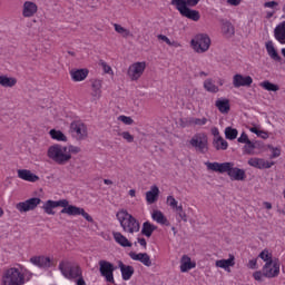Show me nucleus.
<instances>
[{"label": "nucleus", "mask_w": 285, "mask_h": 285, "mask_svg": "<svg viewBox=\"0 0 285 285\" xmlns=\"http://www.w3.org/2000/svg\"><path fill=\"white\" fill-rule=\"evenodd\" d=\"M62 208L60 210L61 215H69V216H77V215H81L87 222H90V224H92V222H95V219H92V216H90L88 213H86V210L81 207H77L75 205H70V203L68 202V199H60V200H47L43 206L42 209L45 210V213L47 215H55V208Z\"/></svg>", "instance_id": "obj_1"}, {"label": "nucleus", "mask_w": 285, "mask_h": 285, "mask_svg": "<svg viewBox=\"0 0 285 285\" xmlns=\"http://www.w3.org/2000/svg\"><path fill=\"white\" fill-rule=\"evenodd\" d=\"M207 169L214 173H227L233 181H244L246 179V171L235 167L234 163H206Z\"/></svg>", "instance_id": "obj_2"}, {"label": "nucleus", "mask_w": 285, "mask_h": 285, "mask_svg": "<svg viewBox=\"0 0 285 285\" xmlns=\"http://www.w3.org/2000/svg\"><path fill=\"white\" fill-rule=\"evenodd\" d=\"M116 217L124 230V233H129L134 235V233H139L141 225L139 220L135 218L128 210L121 209L116 214Z\"/></svg>", "instance_id": "obj_3"}, {"label": "nucleus", "mask_w": 285, "mask_h": 285, "mask_svg": "<svg viewBox=\"0 0 285 285\" xmlns=\"http://www.w3.org/2000/svg\"><path fill=\"white\" fill-rule=\"evenodd\" d=\"M47 156L59 166H66L72 159V155L68 154V147L61 145L50 146Z\"/></svg>", "instance_id": "obj_4"}, {"label": "nucleus", "mask_w": 285, "mask_h": 285, "mask_svg": "<svg viewBox=\"0 0 285 285\" xmlns=\"http://www.w3.org/2000/svg\"><path fill=\"white\" fill-rule=\"evenodd\" d=\"M26 284V275L17 267H10L4 271L1 285H23Z\"/></svg>", "instance_id": "obj_5"}, {"label": "nucleus", "mask_w": 285, "mask_h": 285, "mask_svg": "<svg viewBox=\"0 0 285 285\" xmlns=\"http://www.w3.org/2000/svg\"><path fill=\"white\" fill-rule=\"evenodd\" d=\"M171 6H176V9L180 12L181 17H186L191 21H199L202 17L199 11L186 7V0H171Z\"/></svg>", "instance_id": "obj_6"}, {"label": "nucleus", "mask_w": 285, "mask_h": 285, "mask_svg": "<svg viewBox=\"0 0 285 285\" xmlns=\"http://www.w3.org/2000/svg\"><path fill=\"white\" fill-rule=\"evenodd\" d=\"M99 273L101 277H105V281L108 284H115V272L117 271V266L108 261H99Z\"/></svg>", "instance_id": "obj_7"}, {"label": "nucleus", "mask_w": 285, "mask_h": 285, "mask_svg": "<svg viewBox=\"0 0 285 285\" xmlns=\"http://www.w3.org/2000/svg\"><path fill=\"white\" fill-rule=\"evenodd\" d=\"M58 268L66 279H77L82 275L81 267H79V265L60 262Z\"/></svg>", "instance_id": "obj_8"}, {"label": "nucleus", "mask_w": 285, "mask_h": 285, "mask_svg": "<svg viewBox=\"0 0 285 285\" xmlns=\"http://www.w3.org/2000/svg\"><path fill=\"white\" fill-rule=\"evenodd\" d=\"M191 48L195 52H208L210 48V37L206 33H199L191 40Z\"/></svg>", "instance_id": "obj_9"}, {"label": "nucleus", "mask_w": 285, "mask_h": 285, "mask_svg": "<svg viewBox=\"0 0 285 285\" xmlns=\"http://www.w3.org/2000/svg\"><path fill=\"white\" fill-rule=\"evenodd\" d=\"M189 144L197 153H200L202 155H206V153H208V136H206V134L194 135Z\"/></svg>", "instance_id": "obj_10"}, {"label": "nucleus", "mask_w": 285, "mask_h": 285, "mask_svg": "<svg viewBox=\"0 0 285 285\" xmlns=\"http://www.w3.org/2000/svg\"><path fill=\"white\" fill-rule=\"evenodd\" d=\"M279 258H274L273 261H268L263 266V275L268 279H273L275 277H279Z\"/></svg>", "instance_id": "obj_11"}, {"label": "nucleus", "mask_w": 285, "mask_h": 285, "mask_svg": "<svg viewBox=\"0 0 285 285\" xmlns=\"http://www.w3.org/2000/svg\"><path fill=\"white\" fill-rule=\"evenodd\" d=\"M70 132L78 141H81L88 137V127L81 121H72L70 124Z\"/></svg>", "instance_id": "obj_12"}, {"label": "nucleus", "mask_w": 285, "mask_h": 285, "mask_svg": "<svg viewBox=\"0 0 285 285\" xmlns=\"http://www.w3.org/2000/svg\"><path fill=\"white\" fill-rule=\"evenodd\" d=\"M39 204H41V198L33 197L24 202L18 203L16 205V208L17 210H19V213H29V210H35V208H37Z\"/></svg>", "instance_id": "obj_13"}, {"label": "nucleus", "mask_w": 285, "mask_h": 285, "mask_svg": "<svg viewBox=\"0 0 285 285\" xmlns=\"http://www.w3.org/2000/svg\"><path fill=\"white\" fill-rule=\"evenodd\" d=\"M144 70H146V62H135L128 68L127 75L131 81H137L144 75Z\"/></svg>", "instance_id": "obj_14"}, {"label": "nucleus", "mask_w": 285, "mask_h": 285, "mask_svg": "<svg viewBox=\"0 0 285 285\" xmlns=\"http://www.w3.org/2000/svg\"><path fill=\"white\" fill-rule=\"evenodd\" d=\"M253 85V77L244 76L242 73H236L233 77V86L234 88H242V87H250Z\"/></svg>", "instance_id": "obj_15"}, {"label": "nucleus", "mask_w": 285, "mask_h": 285, "mask_svg": "<svg viewBox=\"0 0 285 285\" xmlns=\"http://www.w3.org/2000/svg\"><path fill=\"white\" fill-rule=\"evenodd\" d=\"M248 165L253 168L264 170V168H273V166H275V161H266L264 158H250L248 160Z\"/></svg>", "instance_id": "obj_16"}, {"label": "nucleus", "mask_w": 285, "mask_h": 285, "mask_svg": "<svg viewBox=\"0 0 285 285\" xmlns=\"http://www.w3.org/2000/svg\"><path fill=\"white\" fill-rule=\"evenodd\" d=\"M129 257H131L134 262H140L141 264H144V266H147V267L153 266V261H150V256L148 255V253L137 254L135 252H130Z\"/></svg>", "instance_id": "obj_17"}, {"label": "nucleus", "mask_w": 285, "mask_h": 285, "mask_svg": "<svg viewBox=\"0 0 285 285\" xmlns=\"http://www.w3.org/2000/svg\"><path fill=\"white\" fill-rule=\"evenodd\" d=\"M215 106L222 115H228V112H230V100H228V98H218L215 101Z\"/></svg>", "instance_id": "obj_18"}, {"label": "nucleus", "mask_w": 285, "mask_h": 285, "mask_svg": "<svg viewBox=\"0 0 285 285\" xmlns=\"http://www.w3.org/2000/svg\"><path fill=\"white\" fill-rule=\"evenodd\" d=\"M37 10H39V8L37 7V3L32 1H26L23 3L22 17L30 18L33 14H37Z\"/></svg>", "instance_id": "obj_19"}, {"label": "nucleus", "mask_w": 285, "mask_h": 285, "mask_svg": "<svg viewBox=\"0 0 285 285\" xmlns=\"http://www.w3.org/2000/svg\"><path fill=\"white\" fill-rule=\"evenodd\" d=\"M30 262L33 266H38V268H50V257L33 256L30 258Z\"/></svg>", "instance_id": "obj_20"}, {"label": "nucleus", "mask_w": 285, "mask_h": 285, "mask_svg": "<svg viewBox=\"0 0 285 285\" xmlns=\"http://www.w3.org/2000/svg\"><path fill=\"white\" fill-rule=\"evenodd\" d=\"M118 266L120 268L121 275H122V279L125 282H128V279H130V277H132V275H135V267L130 266V265H125L124 262H119Z\"/></svg>", "instance_id": "obj_21"}, {"label": "nucleus", "mask_w": 285, "mask_h": 285, "mask_svg": "<svg viewBox=\"0 0 285 285\" xmlns=\"http://www.w3.org/2000/svg\"><path fill=\"white\" fill-rule=\"evenodd\" d=\"M18 177L20 179H23L24 181H31V183L39 181V176L32 174V171L28 169H19Z\"/></svg>", "instance_id": "obj_22"}, {"label": "nucleus", "mask_w": 285, "mask_h": 285, "mask_svg": "<svg viewBox=\"0 0 285 285\" xmlns=\"http://www.w3.org/2000/svg\"><path fill=\"white\" fill-rule=\"evenodd\" d=\"M112 236L116 244H119L124 248H130L132 246V243H130V240H128V238L124 236V234H121L120 232H114Z\"/></svg>", "instance_id": "obj_23"}, {"label": "nucleus", "mask_w": 285, "mask_h": 285, "mask_svg": "<svg viewBox=\"0 0 285 285\" xmlns=\"http://www.w3.org/2000/svg\"><path fill=\"white\" fill-rule=\"evenodd\" d=\"M197 264L195 262L190 261V257L188 255H184L180 259V271L181 273H188V271H191V268H195Z\"/></svg>", "instance_id": "obj_24"}, {"label": "nucleus", "mask_w": 285, "mask_h": 285, "mask_svg": "<svg viewBox=\"0 0 285 285\" xmlns=\"http://www.w3.org/2000/svg\"><path fill=\"white\" fill-rule=\"evenodd\" d=\"M274 37L276 41H279L282 45L285 43V21L276 26L274 29Z\"/></svg>", "instance_id": "obj_25"}, {"label": "nucleus", "mask_w": 285, "mask_h": 285, "mask_svg": "<svg viewBox=\"0 0 285 285\" xmlns=\"http://www.w3.org/2000/svg\"><path fill=\"white\" fill-rule=\"evenodd\" d=\"M151 219L161 226H170V222H168V218H166L161 210H154L151 214Z\"/></svg>", "instance_id": "obj_26"}, {"label": "nucleus", "mask_w": 285, "mask_h": 285, "mask_svg": "<svg viewBox=\"0 0 285 285\" xmlns=\"http://www.w3.org/2000/svg\"><path fill=\"white\" fill-rule=\"evenodd\" d=\"M159 199V187L151 186L150 190L146 193L147 204H155Z\"/></svg>", "instance_id": "obj_27"}, {"label": "nucleus", "mask_w": 285, "mask_h": 285, "mask_svg": "<svg viewBox=\"0 0 285 285\" xmlns=\"http://www.w3.org/2000/svg\"><path fill=\"white\" fill-rule=\"evenodd\" d=\"M73 81H83L88 77V69H73L70 71Z\"/></svg>", "instance_id": "obj_28"}, {"label": "nucleus", "mask_w": 285, "mask_h": 285, "mask_svg": "<svg viewBox=\"0 0 285 285\" xmlns=\"http://www.w3.org/2000/svg\"><path fill=\"white\" fill-rule=\"evenodd\" d=\"M216 266L217 268H224L227 271L230 266H235V256L230 254L228 259L216 261Z\"/></svg>", "instance_id": "obj_29"}, {"label": "nucleus", "mask_w": 285, "mask_h": 285, "mask_svg": "<svg viewBox=\"0 0 285 285\" xmlns=\"http://www.w3.org/2000/svg\"><path fill=\"white\" fill-rule=\"evenodd\" d=\"M155 230H157V226L150 224V222H145L142 224L141 235H145V237H153Z\"/></svg>", "instance_id": "obj_30"}, {"label": "nucleus", "mask_w": 285, "mask_h": 285, "mask_svg": "<svg viewBox=\"0 0 285 285\" xmlns=\"http://www.w3.org/2000/svg\"><path fill=\"white\" fill-rule=\"evenodd\" d=\"M91 88H92L91 96L95 97V99H99V97H101V80L99 79L91 80Z\"/></svg>", "instance_id": "obj_31"}, {"label": "nucleus", "mask_w": 285, "mask_h": 285, "mask_svg": "<svg viewBox=\"0 0 285 285\" xmlns=\"http://www.w3.org/2000/svg\"><path fill=\"white\" fill-rule=\"evenodd\" d=\"M0 86L3 88H14V86H17V78L0 76Z\"/></svg>", "instance_id": "obj_32"}, {"label": "nucleus", "mask_w": 285, "mask_h": 285, "mask_svg": "<svg viewBox=\"0 0 285 285\" xmlns=\"http://www.w3.org/2000/svg\"><path fill=\"white\" fill-rule=\"evenodd\" d=\"M266 50L267 53L274 61H282V57H279V53H277V50H275V46H273V41H268L266 43Z\"/></svg>", "instance_id": "obj_33"}, {"label": "nucleus", "mask_w": 285, "mask_h": 285, "mask_svg": "<svg viewBox=\"0 0 285 285\" xmlns=\"http://www.w3.org/2000/svg\"><path fill=\"white\" fill-rule=\"evenodd\" d=\"M222 32L225 37H233L235 35V27L230 21H224L222 24Z\"/></svg>", "instance_id": "obj_34"}, {"label": "nucleus", "mask_w": 285, "mask_h": 285, "mask_svg": "<svg viewBox=\"0 0 285 285\" xmlns=\"http://www.w3.org/2000/svg\"><path fill=\"white\" fill-rule=\"evenodd\" d=\"M214 148H216V150H227L228 141H226L222 136H218L217 139H214Z\"/></svg>", "instance_id": "obj_35"}, {"label": "nucleus", "mask_w": 285, "mask_h": 285, "mask_svg": "<svg viewBox=\"0 0 285 285\" xmlns=\"http://www.w3.org/2000/svg\"><path fill=\"white\" fill-rule=\"evenodd\" d=\"M49 135L51 139H55L56 141H68V137L61 130L51 129L49 131Z\"/></svg>", "instance_id": "obj_36"}, {"label": "nucleus", "mask_w": 285, "mask_h": 285, "mask_svg": "<svg viewBox=\"0 0 285 285\" xmlns=\"http://www.w3.org/2000/svg\"><path fill=\"white\" fill-rule=\"evenodd\" d=\"M204 88L205 90H207V92H213L214 95H216V92H219V87L213 83V79H206L204 81Z\"/></svg>", "instance_id": "obj_37"}, {"label": "nucleus", "mask_w": 285, "mask_h": 285, "mask_svg": "<svg viewBox=\"0 0 285 285\" xmlns=\"http://www.w3.org/2000/svg\"><path fill=\"white\" fill-rule=\"evenodd\" d=\"M261 88L268 90V92H277V90H279V86H277L268 80L261 82Z\"/></svg>", "instance_id": "obj_38"}, {"label": "nucleus", "mask_w": 285, "mask_h": 285, "mask_svg": "<svg viewBox=\"0 0 285 285\" xmlns=\"http://www.w3.org/2000/svg\"><path fill=\"white\" fill-rule=\"evenodd\" d=\"M237 135H239V131L236 128H233V127H226L225 128L226 139H229L230 141H233V140H235Z\"/></svg>", "instance_id": "obj_39"}, {"label": "nucleus", "mask_w": 285, "mask_h": 285, "mask_svg": "<svg viewBox=\"0 0 285 285\" xmlns=\"http://www.w3.org/2000/svg\"><path fill=\"white\" fill-rule=\"evenodd\" d=\"M114 28L116 32H118V35H121V37H125V38L132 37V35L130 33V30L121 27V24L115 23Z\"/></svg>", "instance_id": "obj_40"}, {"label": "nucleus", "mask_w": 285, "mask_h": 285, "mask_svg": "<svg viewBox=\"0 0 285 285\" xmlns=\"http://www.w3.org/2000/svg\"><path fill=\"white\" fill-rule=\"evenodd\" d=\"M188 124L190 126H206L208 124L207 118H189Z\"/></svg>", "instance_id": "obj_41"}, {"label": "nucleus", "mask_w": 285, "mask_h": 285, "mask_svg": "<svg viewBox=\"0 0 285 285\" xmlns=\"http://www.w3.org/2000/svg\"><path fill=\"white\" fill-rule=\"evenodd\" d=\"M255 148H257V146H255V142L249 140L245 144L244 146V153L245 155H253Z\"/></svg>", "instance_id": "obj_42"}, {"label": "nucleus", "mask_w": 285, "mask_h": 285, "mask_svg": "<svg viewBox=\"0 0 285 285\" xmlns=\"http://www.w3.org/2000/svg\"><path fill=\"white\" fill-rule=\"evenodd\" d=\"M258 257L261 259H263V262H266V264H268V262H273V255L271 253H268L267 249H264L263 252H261V254L258 255Z\"/></svg>", "instance_id": "obj_43"}, {"label": "nucleus", "mask_w": 285, "mask_h": 285, "mask_svg": "<svg viewBox=\"0 0 285 285\" xmlns=\"http://www.w3.org/2000/svg\"><path fill=\"white\" fill-rule=\"evenodd\" d=\"M174 210H176L178 217H180L183 222H188V216L186 215V212H184V206L179 205Z\"/></svg>", "instance_id": "obj_44"}, {"label": "nucleus", "mask_w": 285, "mask_h": 285, "mask_svg": "<svg viewBox=\"0 0 285 285\" xmlns=\"http://www.w3.org/2000/svg\"><path fill=\"white\" fill-rule=\"evenodd\" d=\"M118 121H122L125 126H132V124H135V120H132V118L128 116H119Z\"/></svg>", "instance_id": "obj_45"}, {"label": "nucleus", "mask_w": 285, "mask_h": 285, "mask_svg": "<svg viewBox=\"0 0 285 285\" xmlns=\"http://www.w3.org/2000/svg\"><path fill=\"white\" fill-rule=\"evenodd\" d=\"M120 137H122V139H125L126 141H128V144H132V141H135V136L130 135L128 131H122L119 134Z\"/></svg>", "instance_id": "obj_46"}, {"label": "nucleus", "mask_w": 285, "mask_h": 285, "mask_svg": "<svg viewBox=\"0 0 285 285\" xmlns=\"http://www.w3.org/2000/svg\"><path fill=\"white\" fill-rule=\"evenodd\" d=\"M167 204H168V206H170V208H173V210H175L176 208L179 207V205H177V199H175L174 196L167 197Z\"/></svg>", "instance_id": "obj_47"}, {"label": "nucleus", "mask_w": 285, "mask_h": 285, "mask_svg": "<svg viewBox=\"0 0 285 285\" xmlns=\"http://www.w3.org/2000/svg\"><path fill=\"white\" fill-rule=\"evenodd\" d=\"M79 153H81V148H79L77 146L70 145V146L67 147V154H69V155H71V154L77 155Z\"/></svg>", "instance_id": "obj_48"}, {"label": "nucleus", "mask_w": 285, "mask_h": 285, "mask_svg": "<svg viewBox=\"0 0 285 285\" xmlns=\"http://www.w3.org/2000/svg\"><path fill=\"white\" fill-rule=\"evenodd\" d=\"M254 279H256V282H263L264 279V268L262 271H257L253 274Z\"/></svg>", "instance_id": "obj_49"}, {"label": "nucleus", "mask_w": 285, "mask_h": 285, "mask_svg": "<svg viewBox=\"0 0 285 285\" xmlns=\"http://www.w3.org/2000/svg\"><path fill=\"white\" fill-rule=\"evenodd\" d=\"M237 141L238 144H246L247 141H250V139H248V135L246 132H243L240 137H238Z\"/></svg>", "instance_id": "obj_50"}, {"label": "nucleus", "mask_w": 285, "mask_h": 285, "mask_svg": "<svg viewBox=\"0 0 285 285\" xmlns=\"http://www.w3.org/2000/svg\"><path fill=\"white\" fill-rule=\"evenodd\" d=\"M279 155H282V151L279 150V148L272 147L271 159H275L279 157Z\"/></svg>", "instance_id": "obj_51"}, {"label": "nucleus", "mask_w": 285, "mask_h": 285, "mask_svg": "<svg viewBox=\"0 0 285 285\" xmlns=\"http://www.w3.org/2000/svg\"><path fill=\"white\" fill-rule=\"evenodd\" d=\"M101 67H102L104 72H106V75H110V72H112V68L110 66H108V63L101 62Z\"/></svg>", "instance_id": "obj_52"}, {"label": "nucleus", "mask_w": 285, "mask_h": 285, "mask_svg": "<svg viewBox=\"0 0 285 285\" xmlns=\"http://www.w3.org/2000/svg\"><path fill=\"white\" fill-rule=\"evenodd\" d=\"M247 266H248V268H250L252 271H256V268H257V261H256V258L250 259V261L248 262Z\"/></svg>", "instance_id": "obj_53"}, {"label": "nucleus", "mask_w": 285, "mask_h": 285, "mask_svg": "<svg viewBox=\"0 0 285 285\" xmlns=\"http://www.w3.org/2000/svg\"><path fill=\"white\" fill-rule=\"evenodd\" d=\"M197 3H199V0H185V7H191L195 8V6H197Z\"/></svg>", "instance_id": "obj_54"}, {"label": "nucleus", "mask_w": 285, "mask_h": 285, "mask_svg": "<svg viewBox=\"0 0 285 285\" xmlns=\"http://www.w3.org/2000/svg\"><path fill=\"white\" fill-rule=\"evenodd\" d=\"M277 6H279V3H277V1H268L264 3L265 8H277Z\"/></svg>", "instance_id": "obj_55"}, {"label": "nucleus", "mask_w": 285, "mask_h": 285, "mask_svg": "<svg viewBox=\"0 0 285 285\" xmlns=\"http://www.w3.org/2000/svg\"><path fill=\"white\" fill-rule=\"evenodd\" d=\"M256 135H257V137H261V139H268V132H266L264 130H258V132Z\"/></svg>", "instance_id": "obj_56"}, {"label": "nucleus", "mask_w": 285, "mask_h": 285, "mask_svg": "<svg viewBox=\"0 0 285 285\" xmlns=\"http://www.w3.org/2000/svg\"><path fill=\"white\" fill-rule=\"evenodd\" d=\"M157 39H159V41H165V43H167V46H169V43H170V40L165 35H158Z\"/></svg>", "instance_id": "obj_57"}, {"label": "nucleus", "mask_w": 285, "mask_h": 285, "mask_svg": "<svg viewBox=\"0 0 285 285\" xmlns=\"http://www.w3.org/2000/svg\"><path fill=\"white\" fill-rule=\"evenodd\" d=\"M77 285H86V281L83 279V275L81 274L78 276V279L76 281Z\"/></svg>", "instance_id": "obj_58"}, {"label": "nucleus", "mask_w": 285, "mask_h": 285, "mask_svg": "<svg viewBox=\"0 0 285 285\" xmlns=\"http://www.w3.org/2000/svg\"><path fill=\"white\" fill-rule=\"evenodd\" d=\"M227 3H229V6H239V3H242V0H227Z\"/></svg>", "instance_id": "obj_59"}, {"label": "nucleus", "mask_w": 285, "mask_h": 285, "mask_svg": "<svg viewBox=\"0 0 285 285\" xmlns=\"http://www.w3.org/2000/svg\"><path fill=\"white\" fill-rule=\"evenodd\" d=\"M212 135H214V137H219V129H217V127L212 128Z\"/></svg>", "instance_id": "obj_60"}, {"label": "nucleus", "mask_w": 285, "mask_h": 285, "mask_svg": "<svg viewBox=\"0 0 285 285\" xmlns=\"http://www.w3.org/2000/svg\"><path fill=\"white\" fill-rule=\"evenodd\" d=\"M138 244H140V246H144L146 248L147 246L146 238H138Z\"/></svg>", "instance_id": "obj_61"}, {"label": "nucleus", "mask_w": 285, "mask_h": 285, "mask_svg": "<svg viewBox=\"0 0 285 285\" xmlns=\"http://www.w3.org/2000/svg\"><path fill=\"white\" fill-rule=\"evenodd\" d=\"M263 205L267 210H271L273 208V204H271L269 202H264Z\"/></svg>", "instance_id": "obj_62"}, {"label": "nucleus", "mask_w": 285, "mask_h": 285, "mask_svg": "<svg viewBox=\"0 0 285 285\" xmlns=\"http://www.w3.org/2000/svg\"><path fill=\"white\" fill-rule=\"evenodd\" d=\"M168 46H173L174 48H181V45L177 41H170Z\"/></svg>", "instance_id": "obj_63"}, {"label": "nucleus", "mask_w": 285, "mask_h": 285, "mask_svg": "<svg viewBox=\"0 0 285 285\" xmlns=\"http://www.w3.org/2000/svg\"><path fill=\"white\" fill-rule=\"evenodd\" d=\"M250 132H254V135H257V132H259V129H257L256 127H252L249 128Z\"/></svg>", "instance_id": "obj_64"}]
</instances>
